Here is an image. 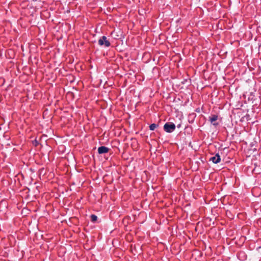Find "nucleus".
I'll return each mask as SVG.
<instances>
[{"label": "nucleus", "instance_id": "f257e3e1", "mask_svg": "<svg viewBox=\"0 0 261 261\" xmlns=\"http://www.w3.org/2000/svg\"><path fill=\"white\" fill-rule=\"evenodd\" d=\"M209 121L212 124L217 126L221 121V118L218 115H211L208 117Z\"/></svg>", "mask_w": 261, "mask_h": 261}, {"label": "nucleus", "instance_id": "f03ea898", "mask_svg": "<svg viewBox=\"0 0 261 261\" xmlns=\"http://www.w3.org/2000/svg\"><path fill=\"white\" fill-rule=\"evenodd\" d=\"M98 44L100 46L105 45V47H109L110 46L111 43L107 39V38L103 36L98 40Z\"/></svg>", "mask_w": 261, "mask_h": 261}, {"label": "nucleus", "instance_id": "7ed1b4c3", "mask_svg": "<svg viewBox=\"0 0 261 261\" xmlns=\"http://www.w3.org/2000/svg\"><path fill=\"white\" fill-rule=\"evenodd\" d=\"M175 125L172 122L166 123L164 125L165 130H174L175 129Z\"/></svg>", "mask_w": 261, "mask_h": 261}, {"label": "nucleus", "instance_id": "20e7f679", "mask_svg": "<svg viewBox=\"0 0 261 261\" xmlns=\"http://www.w3.org/2000/svg\"><path fill=\"white\" fill-rule=\"evenodd\" d=\"M210 160L212 161L215 164H217L220 162L221 158L220 155L218 154H217L215 156L211 158Z\"/></svg>", "mask_w": 261, "mask_h": 261}, {"label": "nucleus", "instance_id": "39448f33", "mask_svg": "<svg viewBox=\"0 0 261 261\" xmlns=\"http://www.w3.org/2000/svg\"><path fill=\"white\" fill-rule=\"evenodd\" d=\"M109 151V148L105 146H101L98 148V152L99 154L107 153Z\"/></svg>", "mask_w": 261, "mask_h": 261}, {"label": "nucleus", "instance_id": "423d86ee", "mask_svg": "<svg viewBox=\"0 0 261 261\" xmlns=\"http://www.w3.org/2000/svg\"><path fill=\"white\" fill-rule=\"evenodd\" d=\"M149 128L151 130H153L155 129L160 128L159 125L155 123L151 124L149 126Z\"/></svg>", "mask_w": 261, "mask_h": 261}, {"label": "nucleus", "instance_id": "0eeeda50", "mask_svg": "<svg viewBox=\"0 0 261 261\" xmlns=\"http://www.w3.org/2000/svg\"><path fill=\"white\" fill-rule=\"evenodd\" d=\"M91 221L93 222H95L97 219V216L94 215H92L91 216Z\"/></svg>", "mask_w": 261, "mask_h": 261}, {"label": "nucleus", "instance_id": "6e6552de", "mask_svg": "<svg viewBox=\"0 0 261 261\" xmlns=\"http://www.w3.org/2000/svg\"><path fill=\"white\" fill-rule=\"evenodd\" d=\"M181 124H179L177 125V127L178 128H181Z\"/></svg>", "mask_w": 261, "mask_h": 261}]
</instances>
